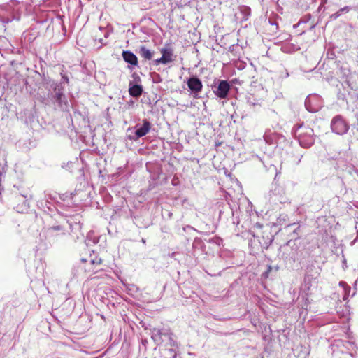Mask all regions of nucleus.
Wrapping results in <instances>:
<instances>
[{
    "label": "nucleus",
    "instance_id": "obj_5",
    "mask_svg": "<svg viewBox=\"0 0 358 358\" xmlns=\"http://www.w3.org/2000/svg\"><path fill=\"white\" fill-rule=\"evenodd\" d=\"M229 90V83L227 80H218L217 85H215L213 88L214 94L220 99L227 98Z\"/></svg>",
    "mask_w": 358,
    "mask_h": 358
},
{
    "label": "nucleus",
    "instance_id": "obj_14",
    "mask_svg": "<svg viewBox=\"0 0 358 358\" xmlns=\"http://www.w3.org/2000/svg\"><path fill=\"white\" fill-rule=\"evenodd\" d=\"M139 55L145 59L150 60L152 58L153 52L145 46H141L138 50Z\"/></svg>",
    "mask_w": 358,
    "mask_h": 358
},
{
    "label": "nucleus",
    "instance_id": "obj_19",
    "mask_svg": "<svg viewBox=\"0 0 358 358\" xmlns=\"http://www.w3.org/2000/svg\"><path fill=\"white\" fill-rule=\"evenodd\" d=\"M62 79L64 82L69 83V78L66 75H62Z\"/></svg>",
    "mask_w": 358,
    "mask_h": 358
},
{
    "label": "nucleus",
    "instance_id": "obj_8",
    "mask_svg": "<svg viewBox=\"0 0 358 358\" xmlns=\"http://www.w3.org/2000/svg\"><path fill=\"white\" fill-rule=\"evenodd\" d=\"M187 86L194 93H199L202 90L203 85L197 77H191L187 80Z\"/></svg>",
    "mask_w": 358,
    "mask_h": 358
},
{
    "label": "nucleus",
    "instance_id": "obj_6",
    "mask_svg": "<svg viewBox=\"0 0 358 358\" xmlns=\"http://www.w3.org/2000/svg\"><path fill=\"white\" fill-rule=\"evenodd\" d=\"M306 108L310 113L317 112L321 107L320 97L317 95H309L305 100Z\"/></svg>",
    "mask_w": 358,
    "mask_h": 358
},
{
    "label": "nucleus",
    "instance_id": "obj_22",
    "mask_svg": "<svg viewBox=\"0 0 358 358\" xmlns=\"http://www.w3.org/2000/svg\"><path fill=\"white\" fill-rule=\"evenodd\" d=\"M82 261H83V262H87V260H86V259H82Z\"/></svg>",
    "mask_w": 358,
    "mask_h": 358
},
{
    "label": "nucleus",
    "instance_id": "obj_15",
    "mask_svg": "<svg viewBox=\"0 0 358 358\" xmlns=\"http://www.w3.org/2000/svg\"><path fill=\"white\" fill-rule=\"evenodd\" d=\"M94 257H93V255H90L88 260L92 266L91 268H89V270L92 271L95 270L96 267L99 266L102 262V259L100 257L95 256V255H94Z\"/></svg>",
    "mask_w": 358,
    "mask_h": 358
},
{
    "label": "nucleus",
    "instance_id": "obj_11",
    "mask_svg": "<svg viewBox=\"0 0 358 358\" xmlns=\"http://www.w3.org/2000/svg\"><path fill=\"white\" fill-rule=\"evenodd\" d=\"M11 13V7L8 5L0 6V21L3 23H8L11 21L9 15Z\"/></svg>",
    "mask_w": 358,
    "mask_h": 358
},
{
    "label": "nucleus",
    "instance_id": "obj_13",
    "mask_svg": "<svg viewBox=\"0 0 358 358\" xmlns=\"http://www.w3.org/2000/svg\"><path fill=\"white\" fill-rule=\"evenodd\" d=\"M129 94L134 97H138L141 95L143 92V88L140 85H131L129 84Z\"/></svg>",
    "mask_w": 358,
    "mask_h": 358
},
{
    "label": "nucleus",
    "instance_id": "obj_3",
    "mask_svg": "<svg viewBox=\"0 0 358 358\" xmlns=\"http://www.w3.org/2000/svg\"><path fill=\"white\" fill-rule=\"evenodd\" d=\"M331 128L336 134L343 135L348 131L349 125L341 115H337L332 119Z\"/></svg>",
    "mask_w": 358,
    "mask_h": 358
},
{
    "label": "nucleus",
    "instance_id": "obj_10",
    "mask_svg": "<svg viewBox=\"0 0 358 358\" xmlns=\"http://www.w3.org/2000/svg\"><path fill=\"white\" fill-rule=\"evenodd\" d=\"M55 101L62 110H67L68 101L61 89H58L55 96Z\"/></svg>",
    "mask_w": 358,
    "mask_h": 358
},
{
    "label": "nucleus",
    "instance_id": "obj_12",
    "mask_svg": "<svg viewBox=\"0 0 358 358\" xmlns=\"http://www.w3.org/2000/svg\"><path fill=\"white\" fill-rule=\"evenodd\" d=\"M122 57L126 62L131 65H137L138 64L137 57L131 51H123Z\"/></svg>",
    "mask_w": 358,
    "mask_h": 358
},
{
    "label": "nucleus",
    "instance_id": "obj_17",
    "mask_svg": "<svg viewBox=\"0 0 358 358\" xmlns=\"http://www.w3.org/2000/svg\"><path fill=\"white\" fill-rule=\"evenodd\" d=\"M341 13L340 10L337 11L336 13L330 15V19L333 20H336L341 15Z\"/></svg>",
    "mask_w": 358,
    "mask_h": 358
},
{
    "label": "nucleus",
    "instance_id": "obj_2",
    "mask_svg": "<svg viewBox=\"0 0 358 358\" xmlns=\"http://www.w3.org/2000/svg\"><path fill=\"white\" fill-rule=\"evenodd\" d=\"M65 234V229L61 225H54L43 229V235L49 242L55 241L57 238Z\"/></svg>",
    "mask_w": 358,
    "mask_h": 358
},
{
    "label": "nucleus",
    "instance_id": "obj_1",
    "mask_svg": "<svg viewBox=\"0 0 358 358\" xmlns=\"http://www.w3.org/2000/svg\"><path fill=\"white\" fill-rule=\"evenodd\" d=\"M297 133L299 143L302 147L309 148L314 143L313 130L311 128L301 127Z\"/></svg>",
    "mask_w": 358,
    "mask_h": 358
},
{
    "label": "nucleus",
    "instance_id": "obj_7",
    "mask_svg": "<svg viewBox=\"0 0 358 358\" xmlns=\"http://www.w3.org/2000/svg\"><path fill=\"white\" fill-rule=\"evenodd\" d=\"M160 52L162 57L154 61L155 65H159V64H167L174 60L173 52L171 48H163L160 50Z\"/></svg>",
    "mask_w": 358,
    "mask_h": 358
},
{
    "label": "nucleus",
    "instance_id": "obj_4",
    "mask_svg": "<svg viewBox=\"0 0 358 358\" xmlns=\"http://www.w3.org/2000/svg\"><path fill=\"white\" fill-rule=\"evenodd\" d=\"M151 338L154 341V342L157 345H159L163 341H164V338H167L170 341L171 345L173 346L175 345V341H173L171 336V333L169 330L167 329L161 330L154 329L153 331H152Z\"/></svg>",
    "mask_w": 358,
    "mask_h": 358
},
{
    "label": "nucleus",
    "instance_id": "obj_20",
    "mask_svg": "<svg viewBox=\"0 0 358 358\" xmlns=\"http://www.w3.org/2000/svg\"><path fill=\"white\" fill-rule=\"evenodd\" d=\"M169 352H170L171 353H173V349H169Z\"/></svg>",
    "mask_w": 358,
    "mask_h": 358
},
{
    "label": "nucleus",
    "instance_id": "obj_23",
    "mask_svg": "<svg viewBox=\"0 0 358 358\" xmlns=\"http://www.w3.org/2000/svg\"><path fill=\"white\" fill-rule=\"evenodd\" d=\"M357 130H358V127H357Z\"/></svg>",
    "mask_w": 358,
    "mask_h": 358
},
{
    "label": "nucleus",
    "instance_id": "obj_18",
    "mask_svg": "<svg viewBox=\"0 0 358 358\" xmlns=\"http://www.w3.org/2000/svg\"><path fill=\"white\" fill-rule=\"evenodd\" d=\"M339 10L341 11V13H343V12L348 13L350 10V7L345 6L343 8H341Z\"/></svg>",
    "mask_w": 358,
    "mask_h": 358
},
{
    "label": "nucleus",
    "instance_id": "obj_16",
    "mask_svg": "<svg viewBox=\"0 0 358 358\" xmlns=\"http://www.w3.org/2000/svg\"><path fill=\"white\" fill-rule=\"evenodd\" d=\"M339 285L340 287H342L343 289V299L344 301L347 300L348 296H349V294L350 292V290H351V288L350 287H349L347 283L345 282H343V281H341L339 282Z\"/></svg>",
    "mask_w": 358,
    "mask_h": 358
},
{
    "label": "nucleus",
    "instance_id": "obj_9",
    "mask_svg": "<svg viewBox=\"0 0 358 358\" xmlns=\"http://www.w3.org/2000/svg\"><path fill=\"white\" fill-rule=\"evenodd\" d=\"M136 127L137 129L135 131V134L136 136V138H139L145 136L150 131L151 129V124L147 120H143V125L139 127H138L137 125Z\"/></svg>",
    "mask_w": 358,
    "mask_h": 358
},
{
    "label": "nucleus",
    "instance_id": "obj_21",
    "mask_svg": "<svg viewBox=\"0 0 358 358\" xmlns=\"http://www.w3.org/2000/svg\"><path fill=\"white\" fill-rule=\"evenodd\" d=\"M176 353H173V358H176Z\"/></svg>",
    "mask_w": 358,
    "mask_h": 358
}]
</instances>
